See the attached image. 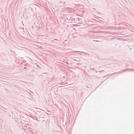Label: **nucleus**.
I'll list each match as a JSON object with an SVG mask.
<instances>
[{
	"label": "nucleus",
	"mask_w": 134,
	"mask_h": 134,
	"mask_svg": "<svg viewBox=\"0 0 134 134\" xmlns=\"http://www.w3.org/2000/svg\"><path fill=\"white\" fill-rule=\"evenodd\" d=\"M29 131H30V132L31 133H33L32 132H31V131H32L31 130V129L30 130V129L29 130Z\"/></svg>",
	"instance_id": "nucleus-1"
},
{
	"label": "nucleus",
	"mask_w": 134,
	"mask_h": 134,
	"mask_svg": "<svg viewBox=\"0 0 134 134\" xmlns=\"http://www.w3.org/2000/svg\"><path fill=\"white\" fill-rule=\"evenodd\" d=\"M94 69V68H90V70H93V69Z\"/></svg>",
	"instance_id": "nucleus-2"
},
{
	"label": "nucleus",
	"mask_w": 134,
	"mask_h": 134,
	"mask_svg": "<svg viewBox=\"0 0 134 134\" xmlns=\"http://www.w3.org/2000/svg\"><path fill=\"white\" fill-rule=\"evenodd\" d=\"M54 40H58L56 39H54Z\"/></svg>",
	"instance_id": "nucleus-3"
},
{
	"label": "nucleus",
	"mask_w": 134,
	"mask_h": 134,
	"mask_svg": "<svg viewBox=\"0 0 134 134\" xmlns=\"http://www.w3.org/2000/svg\"><path fill=\"white\" fill-rule=\"evenodd\" d=\"M65 3V2H64L63 3Z\"/></svg>",
	"instance_id": "nucleus-4"
},
{
	"label": "nucleus",
	"mask_w": 134,
	"mask_h": 134,
	"mask_svg": "<svg viewBox=\"0 0 134 134\" xmlns=\"http://www.w3.org/2000/svg\"><path fill=\"white\" fill-rule=\"evenodd\" d=\"M62 84H63V82H62Z\"/></svg>",
	"instance_id": "nucleus-5"
}]
</instances>
